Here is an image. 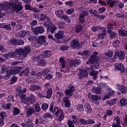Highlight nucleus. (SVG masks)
<instances>
[{
	"label": "nucleus",
	"mask_w": 127,
	"mask_h": 127,
	"mask_svg": "<svg viewBox=\"0 0 127 127\" xmlns=\"http://www.w3.org/2000/svg\"><path fill=\"white\" fill-rule=\"evenodd\" d=\"M8 43L11 45H17V40L14 38H11L9 40Z\"/></svg>",
	"instance_id": "obj_30"
},
{
	"label": "nucleus",
	"mask_w": 127,
	"mask_h": 127,
	"mask_svg": "<svg viewBox=\"0 0 127 127\" xmlns=\"http://www.w3.org/2000/svg\"><path fill=\"white\" fill-rule=\"evenodd\" d=\"M100 99H101V97L98 96L97 95H93L92 96H91V99L92 100V101H94L95 102H96L98 100H100Z\"/></svg>",
	"instance_id": "obj_40"
},
{
	"label": "nucleus",
	"mask_w": 127,
	"mask_h": 127,
	"mask_svg": "<svg viewBox=\"0 0 127 127\" xmlns=\"http://www.w3.org/2000/svg\"><path fill=\"white\" fill-rule=\"evenodd\" d=\"M60 62L61 63L62 65V68H65V65L66 64V62H65V60H64V58H61L60 59Z\"/></svg>",
	"instance_id": "obj_42"
},
{
	"label": "nucleus",
	"mask_w": 127,
	"mask_h": 127,
	"mask_svg": "<svg viewBox=\"0 0 127 127\" xmlns=\"http://www.w3.org/2000/svg\"><path fill=\"white\" fill-rule=\"evenodd\" d=\"M78 75H80V77H87L88 73H87V70L80 69L79 70Z\"/></svg>",
	"instance_id": "obj_25"
},
{
	"label": "nucleus",
	"mask_w": 127,
	"mask_h": 127,
	"mask_svg": "<svg viewBox=\"0 0 127 127\" xmlns=\"http://www.w3.org/2000/svg\"><path fill=\"white\" fill-rule=\"evenodd\" d=\"M24 44V41L21 39H19L17 41V45H23Z\"/></svg>",
	"instance_id": "obj_63"
},
{
	"label": "nucleus",
	"mask_w": 127,
	"mask_h": 127,
	"mask_svg": "<svg viewBox=\"0 0 127 127\" xmlns=\"http://www.w3.org/2000/svg\"><path fill=\"white\" fill-rule=\"evenodd\" d=\"M21 67H13L11 70H10L11 71V73L12 75H13L14 74H17L19 72H20L21 71Z\"/></svg>",
	"instance_id": "obj_20"
},
{
	"label": "nucleus",
	"mask_w": 127,
	"mask_h": 127,
	"mask_svg": "<svg viewBox=\"0 0 127 127\" xmlns=\"http://www.w3.org/2000/svg\"><path fill=\"white\" fill-rule=\"evenodd\" d=\"M115 70L116 71H121L122 73H125V66L124 64L116 63L115 64Z\"/></svg>",
	"instance_id": "obj_12"
},
{
	"label": "nucleus",
	"mask_w": 127,
	"mask_h": 127,
	"mask_svg": "<svg viewBox=\"0 0 127 127\" xmlns=\"http://www.w3.org/2000/svg\"><path fill=\"white\" fill-rule=\"evenodd\" d=\"M42 109L44 111H46V110H47V109H48V104L46 103H44L43 104H42Z\"/></svg>",
	"instance_id": "obj_61"
},
{
	"label": "nucleus",
	"mask_w": 127,
	"mask_h": 127,
	"mask_svg": "<svg viewBox=\"0 0 127 127\" xmlns=\"http://www.w3.org/2000/svg\"><path fill=\"white\" fill-rule=\"evenodd\" d=\"M106 10V8L102 7L98 8V12L99 13H103Z\"/></svg>",
	"instance_id": "obj_60"
},
{
	"label": "nucleus",
	"mask_w": 127,
	"mask_h": 127,
	"mask_svg": "<svg viewBox=\"0 0 127 127\" xmlns=\"http://www.w3.org/2000/svg\"><path fill=\"white\" fill-rule=\"evenodd\" d=\"M99 29H102V27H100L99 26H95L92 27L91 28L92 31H93L94 32L96 31H98Z\"/></svg>",
	"instance_id": "obj_45"
},
{
	"label": "nucleus",
	"mask_w": 127,
	"mask_h": 127,
	"mask_svg": "<svg viewBox=\"0 0 127 127\" xmlns=\"http://www.w3.org/2000/svg\"><path fill=\"white\" fill-rule=\"evenodd\" d=\"M38 43L42 45H46V37L43 35L39 36L38 39Z\"/></svg>",
	"instance_id": "obj_13"
},
{
	"label": "nucleus",
	"mask_w": 127,
	"mask_h": 127,
	"mask_svg": "<svg viewBox=\"0 0 127 127\" xmlns=\"http://www.w3.org/2000/svg\"><path fill=\"white\" fill-rule=\"evenodd\" d=\"M52 113L54 116H56L57 117L56 118V120H59V121H63L64 119V114L62 110L58 109V108H55Z\"/></svg>",
	"instance_id": "obj_4"
},
{
	"label": "nucleus",
	"mask_w": 127,
	"mask_h": 127,
	"mask_svg": "<svg viewBox=\"0 0 127 127\" xmlns=\"http://www.w3.org/2000/svg\"><path fill=\"white\" fill-rule=\"evenodd\" d=\"M35 113H36V111L34 110V108H29L26 111L27 117L29 118V117H31V116H32L33 114H35Z\"/></svg>",
	"instance_id": "obj_18"
},
{
	"label": "nucleus",
	"mask_w": 127,
	"mask_h": 127,
	"mask_svg": "<svg viewBox=\"0 0 127 127\" xmlns=\"http://www.w3.org/2000/svg\"><path fill=\"white\" fill-rule=\"evenodd\" d=\"M29 74V68H26L25 69H24L21 72H20L19 75L20 76H28V74Z\"/></svg>",
	"instance_id": "obj_21"
},
{
	"label": "nucleus",
	"mask_w": 127,
	"mask_h": 127,
	"mask_svg": "<svg viewBox=\"0 0 127 127\" xmlns=\"http://www.w3.org/2000/svg\"><path fill=\"white\" fill-rule=\"evenodd\" d=\"M64 33L62 31H59L58 33L55 34V37L57 38V39H62L64 36H63Z\"/></svg>",
	"instance_id": "obj_22"
},
{
	"label": "nucleus",
	"mask_w": 127,
	"mask_h": 127,
	"mask_svg": "<svg viewBox=\"0 0 127 127\" xmlns=\"http://www.w3.org/2000/svg\"><path fill=\"white\" fill-rule=\"evenodd\" d=\"M31 30L35 35H38V34H42L45 31V29L42 26H37L35 28L32 27Z\"/></svg>",
	"instance_id": "obj_6"
},
{
	"label": "nucleus",
	"mask_w": 127,
	"mask_h": 127,
	"mask_svg": "<svg viewBox=\"0 0 127 127\" xmlns=\"http://www.w3.org/2000/svg\"><path fill=\"white\" fill-rule=\"evenodd\" d=\"M34 108H35L36 111L38 113L40 112V110H41V109L40 108V107L39 106V104H38V103H36L34 105Z\"/></svg>",
	"instance_id": "obj_51"
},
{
	"label": "nucleus",
	"mask_w": 127,
	"mask_h": 127,
	"mask_svg": "<svg viewBox=\"0 0 127 127\" xmlns=\"http://www.w3.org/2000/svg\"><path fill=\"white\" fill-rule=\"evenodd\" d=\"M49 19H50L46 14H41V17H40V20L42 21H44V20H48Z\"/></svg>",
	"instance_id": "obj_34"
},
{
	"label": "nucleus",
	"mask_w": 127,
	"mask_h": 127,
	"mask_svg": "<svg viewBox=\"0 0 127 127\" xmlns=\"http://www.w3.org/2000/svg\"><path fill=\"white\" fill-rule=\"evenodd\" d=\"M19 113H20V111L19 110V109H17V108L16 107H15L14 108L13 115H14L15 116H16L18 115Z\"/></svg>",
	"instance_id": "obj_55"
},
{
	"label": "nucleus",
	"mask_w": 127,
	"mask_h": 127,
	"mask_svg": "<svg viewBox=\"0 0 127 127\" xmlns=\"http://www.w3.org/2000/svg\"><path fill=\"white\" fill-rule=\"evenodd\" d=\"M53 91H52V88H50L47 91L46 95H45V98L47 99H50L52 96Z\"/></svg>",
	"instance_id": "obj_23"
},
{
	"label": "nucleus",
	"mask_w": 127,
	"mask_h": 127,
	"mask_svg": "<svg viewBox=\"0 0 127 127\" xmlns=\"http://www.w3.org/2000/svg\"><path fill=\"white\" fill-rule=\"evenodd\" d=\"M72 125H74V124L77 123V120H78V117H77V116L76 115H72Z\"/></svg>",
	"instance_id": "obj_54"
},
{
	"label": "nucleus",
	"mask_w": 127,
	"mask_h": 127,
	"mask_svg": "<svg viewBox=\"0 0 127 127\" xmlns=\"http://www.w3.org/2000/svg\"><path fill=\"white\" fill-rule=\"evenodd\" d=\"M48 30L51 32V33H55V31H56V27L54 26V25L52 23H50L49 25V28H48Z\"/></svg>",
	"instance_id": "obj_19"
},
{
	"label": "nucleus",
	"mask_w": 127,
	"mask_h": 127,
	"mask_svg": "<svg viewBox=\"0 0 127 127\" xmlns=\"http://www.w3.org/2000/svg\"><path fill=\"white\" fill-rule=\"evenodd\" d=\"M81 64V60L79 59L72 60L69 63L70 67H75L76 65H80Z\"/></svg>",
	"instance_id": "obj_15"
},
{
	"label": "nucleus",
	"mask_w": 127,
	"mask_h": 127,
	"mask_svg": "<svg viewBox=\"0 0 127 127\" xmlns=\"http://www.w3.org/2000/svg\"><path fill=\"white\" fill-rule=\"evenodd\" d=\"M119 33L120 36H124V37H126V36H127V30L120 29L119 30Z\"/></svg>",
	"instance_id": "obj_27"
},
{
	"label": "nucleus",
	"mask_w": 127,
	"mask_h": 127,
	"mask_svg": "<svg viewBox=\"0 0 127 127\" xmlns=\"http://www.w3.org/2000/svg\"><path fill=\"white\" fill-rule=\"evenodd\" d=\"M50 23H52L51 22H50V19H49V20H47V22H44V25L46 27H47V28L48 29V28L49 27V25L50 24Z\"/></svg>",
	"instance_id": "obj_57"
},
{
	"label": "nucleus",
	"mask_w": 127,
	"mask_h": 127,
	"mask_svg": "<svg viewBox=\"0 0 127 127\" xmlns=\"http://www.w3.org/2000/svg\"><path fill=\"white\" fill-rule=\"evenodd\" d=\"M92 92L95 94H100L101 93V89L98 87H93L92 88Z\"/></svg>",
	"instance_id": "obj_39"
},
{
	"label": "nucleus",
	"mask_w": 127,
	"mask_h": 127,
	"mask_svg": "<svg viewBox=\"0 0 127 127\" xmlns=\"http://www.w3.org/2000/svg\"><path fill=\"white\" fill-rule=\"evenodd\" d=\"M98 71H96V70H93L90 72V76H93V80H97V76H98Z\"/></svg>",
	"instance_id": "obj_26"
},
{
	"label": "nucleus",
	"mask_w": 127,
	"mask_h": 127,
	"mask_svg": "<svg viewBox=\"0 0 127 127\" xmlns=\"http://www.w3.org/2000/svg\"><path fill=\"white\" fill-rule=\"evenodd\" d=\"M60 19L65 20V21H67L68 23H70V22H71V20H70L69 17L66 15H62V16L60 18Z\"/></svg>",
	"instance_id": "obj_28"
},
{
	"label": "nucleus",
	"mask_w": 127,
	"mask_h": 127,
	"mask_svg": "<svg viewBox=\"0 0 127 127\" xmlns=\"http://www.w3.org/2000/svg\"><path fill=\"white\" fill-rule=\"evenodd\" d=\"M83 27H82V26L79 25L76 27L75 29V32L76 33H78V32H80V31H81Z\"/></svg>",
	"instance_id": "obj_53"
},
{
	"label": "nucleus",
	"mask_w": 127,
	"mask_h": 127,
	"mask_svg": "<svg viewBox=\"0 0 127 127\" xmlns=\"http://www.w3.org/2000/svg\"><path fill=\"white\" fill-rule=\"evenodd\" d=\"M75 91V87L74 86L69 85L68 89L64 92L65 94L67 95L68 97H70L73 95V92Z\"/></svg>",
	"instance_id": "obj_9"
},
{
	"label": "nucleus",
	"mask_w": 127,
	"mask_h": 127,
	"mask_svg": "<svg viewBox=\"0 0 127 127\" xmlns=\"http://www.w3.org/2000/svg\"><path fill=\"white\" fill-rule=\"evenodd\" d=\"M15 53L18 56H23L25 57L26 55H28L30 53V47H25L23 49L20 48L15 50Z\"/></svg>",
	"instance_id": "obj_3"
},
{
	"label": "nucleus",
	"mask_w": 127,
	"mask_h": 127,
	"mask_svg": "<svg viewBox=\"0 0 127 127\" xmlns=\"http://www.w3.org/2000/svg\"><path fill=\"white\" fill-rule=\"evenodd\" d=\"M11 71L8 70L7 71H2L0 75V79H4V80H8L10 77H11Z\"/></svg>",
	"instance_id": "obj_7"
},
{
	"label": "nucleus",
	"mask_w": 127,
	"mask_h": 127,
	"mask_svg": "<svg viewBox=\"0 0 127 127\" xmlns=\"http://www.w3.org/2000/svg\"><path fill=\"white\" fill-rule=\"evenodd\" d=\"M120 92L122 94H126L127 93V87L126 86L123 85L121 87V88L120 89Z\"/></svg>",
	"instance_id": "obj_33"
},
{
	"label": "nucleus",
	"mask_w": 127,
	"mask_h": 127,
	"mask_svg": "<svg viewBox=\"0 0 127 127\" xmlns=\"http://www.w3.org/2000/svg\"><path fill=\"white\" fill-rule=\"evenodd\" d=\"M0 28H3L5 30H11V25L10 24H6L5 23L0 24Z\"/></svg>",
	"instance_id": "obj_17"
},
{
	"label": "nucleus",
	"mask_w": 127,
	"mask_h": 127,
	"mask_svg": "<svg viewBox=\"0 0 127 127\" xmlns=\"http://www.w3.org/2000/svg\"><path fill=\"white\" fill-rule=\"evenodd\" d=\"M86 15H88V12L84 11L80 14L79 18H84L85 16H86Z\"/></svg>",
	"instance_id": "obj_48"
},
{
	"label": "nucleus",
	"mask_w": 127,
	"mask_h": 127,
	"mask_svg": "<svg viewBox=\"0 0 127 127\" xmlns=\"http://www.w3.org/2000/svg\"><path fill=\"white\" fill-rule=\"evenodd\" d=\"M25 93H26V89L24 88L22 91H19L18 95L19 96L21 100L24 103V104H26L30 100L29 96L26 97V95H25Z\"/></svg>",
	"instance_id": "obj_5"
},
{
	"label": "nucleus",
	"mask_w": 127,
	"mask_h": 127,
	"mask_svg": "<svg viewBox=\"0 0 127 127\" xmlns=\"http://www.w3.org/2000/svg\"><path fill=\"white\" fill-rule=\"evenodd\" d=\"M84 111L87 114H91V113H92V108H91V106L89 103H86L84 105Z\"/></svg>",
	"instance_id": "obj_16"
},
{
	"label": "nucleus",
	"mask_w": 127,
	"mask_h": 127,
	"mask_svg": "<svg viewBox=\"0 0 127 127\" xmlns=\"http://www.w3.org/2000/svg\"><path fill=\"white\" fill-rule=\"evenodd\" d=\"M113 26H114V25L109 23L107 24V28L108 29V30H113L114 29V28H113Z\"/></svg>",
	"instance_id": "obj_59"
},
{
	"label": "nucleus",
	"mask_w": 127,
	"mask_h": 127,
	"mask_svg": "<svg viewBox=\"0 0 127 127\" xmlns=\"http://www.w3.org/2000/svg\"><path fill=\"white\" fill-rule=\"evenodd\" d=\"M29 33V31H21L16 34V37L18 38H23L25 37Z\"/></svg>",
	"instance_id": "obj_14"
},
{
	"label": "nucleus",
	"mask_w": 127,
	"mask_h": 127,
	"mask_svg": "<svg viewBox=\"0 0 127 127\" xmlns=\"http://www.w3.org/2000/svg\"><path fill=\"white\" fill-rule=\"evenodd\" d=\"M115 95V91L114 90H110L108 93V95H107L103 98V101H105L106 99H109V97H111V96H114Z\"/></svg>",
	"instance_id": "obj_29"
},
{
	"label": "nucleus",
	"mask_w": 127,
	"mask_h": 127,
	"mask_svg": "<svg viewBox=\"0 0 127 127\" xmlns=\"http://www.w3.org/2000/svg\"><path fill=\"white\" fill-rule=\"evenodd\" d=\"M56 14L57 15L58 17H61L62 15H63V10H59L58 11H55Z\"/></svg>",
	"instance_id": "obj_38"
},
{
	"label": "nucleus",
	"mask_w": 127,
	"mask_h": 127,
	"mask_svg": "<svg viewBox=\"0 0 127 127\" xmlns=\"http://www.w3.org/2000/svg\"><path fill=\"white\" fill-rule=\"evenodd\" d=\"M44 79H46L47 80H51L53 76L50 73H48L46 76H44Z\"/></svg>",
	"instance_id": "obj_50"
},
{
	"label": "nucleus",
	"mask_w": 127,
	"mask_h": 127,
	"mask_svg": "<svg viewBox=\"0 0 127 127\" xmlns=\"http://www.w3.org/2000/svg\"><path fill=\"white\" fill-rule=\"evenodd\" d=\"M87 125H93V124H95V121L92 119H90L87 120Z\"/></svg>",
	"instance_id": "obj_64"
},
{
	"label": "nucleus",
	"mask_w": 127,
	"mask_h": 127,
	"mask_svg": "<svg viewBox=\"0 0 127 127\" xmlns=\"http://www.w3.org/2000/svg\"><path fill=\"white\" fill-rule=\"evenodd\" d=\"M119 2H120V1H119V0H115L114 1H112V2L109 3V4L111 7H113L114 6V4H115V3H119Z\"/></svg>",
	"instance_id": "obj_58"
},
{
	"label": "nucleus",
	"mask_w": 127,
	"mask_h": 127,
	"mask_svg": "<svg viewBox=\"0 0 127 127\" xmlns=\"http://www.w3.org/2000/svg\"><path fill=\"white\" fill-rule=\"evenodd\" d=\"M27 127H33L34 124L31 122V120L28 119V121L26 123Z\"/></svg>",
	"instance_id": "obj_49"
},
{
	"label": "nucleus",
	"mask_w": 127,
	"mask_h": 127,
	"mask_svg": "<svg viewBox=\"0 0 127 127\" xmlns=\"http://www.w3.org/2000/svg\"><path fill=\"white\" fill-rule=\"evenodd\" d=\"M53 116L52 115H51V114L50 113H46L44 115V118L45 119H53Z\"/></svg>",
	"instance_id": "obj_44"
},
{
	"label": "nucleus",
	"mask_w": 127,
	"mask_h": 127,
	"mask_svg": "<svg viewBox=\"0 0 127 127\" xmlns=\"http://www.w3.org/2000/svg\"><path fill=\"white\" fill-rule=\"evenodd\" d=\"M42 75L44 77L46 76L47 74H49V73H50V70L47 69V68H45L42 71Z\"/></svg>",
	"instance_id": "obj_41"
},
{
	"label": "nucleus",
	"mask_w": 127,
	"mask_h": 127,
	"mask_svg": "<svg viewBox=\"0 0 127 127\" xmlns=\"http://www.w3.org/2000/svg\"><path fill=\"white\" fill-rule=\"evenodd\" d=\"M79 122L82 125H87V120H86L83 118L80 119Z\"/></svg>",
	"instance_id": "obj_56"
},
{
	"label": "nucleus",
	"mask_w": 127,
	"mask_h": 127,
	"mask_svg": "<svg viewBox=\"0 0 127 127\" xmlns=\"http://www.w3.org/2000/svg\"><path fill=\"white\" fill-rule=\"evenodd\" d=\"M117 102V99L114 98L110 101H108L107 102V105H109V106H114L115 104H116V102Z\"/></svg>",
	"instance_id": "obj_32"
},
{
	"label": "nucleus",
	"mask_w": 127,
	"mask_h": 127,
	"mask_svg": "<svg viewBox=\"0 0 127 127\" xmlns=\"http://www.w3.org/2000/svg\"><path fill=\"white\" fill-rule=\"evenodd\" d=\"M10 83H9V85H13V84H14V83H15L16 82V81H17V77H12L10 79Z\"/></svg>",
	"instance_id": "obj_36"
},
{
	"label": "nucleus",
	"mask_w": 127,
	"mask_h": 127,
	"mask_svg": "<svg viewBox=\"0 0 127 127\" xmlns=\"http://www.w3.org/2000/svg\"><path fill=\"white\" fill-rule=\"evenodd\" d=\"M107 32L110 34V38H112V39L116 38V37L118 35V34H117L116 32H113L111 30H108Z\"/></svg>",
	"instance_id": "obj_24"
},
{
	"label": "nucleus",
	"mask_w": 127,
	"mask_h": 127,
	"mask_svg": "<svg viewBox=\"0 0 127 127\" xmlns=\"http://www.w3.org/2000/svg\"><path fill=\"white\" fill-rule=\"evenodd\" d=\"M116 16L118 18H123L124 17H126L127 16L125 14V12L122 11L120 13L117 14Z\"/></svg>",
	"instance_id": "obj_35"
},
{
	"label": "nucleus",
	"mask_w": 127,
	"mask_h": 127,
	"mask_svg": "<svg viewBox=\"0 0 127 127\" xmlns=\"http://www.w3.org/2000/svg\"><path fill=\"white\" fill-rule=\"evenodd\" d=\"M113 46L114 47V48H117L120 46V40H117L115 42H114L113 43Z\"/></svg>",
	"instance_id": "obj_46"
},
{
	"label": "nucleus",
	"mask_w": 127,
	"mask_h": 127,
	"mask_svg": "<svg viewBox=\"0 0 127 127\" xmlns=\"http://www.w3.org/2000/svg\"><path fill=\"white\" fill-rule=\"evenodd\" d=\"M118 58H119V60H124V59H125V52L123 51H118L117 52H115L114 59H117Z\"/></svg>",
	"instance_id": "obj_8"
},
{
	"label": "nucleus",
	"mask_w": 127,
	"mask_h": 127,
	"mask_svg": "<svg viewBox=\"0 0 127 127\" xmlns=\"http://www.w3.org/2000/svg\"><path fill=\"white\" fill-rule=\"evenodd\" d=\"M120 104L121 106H127V101L126 99L122 98L120 100Z\"/></svg>",
	"instance_id": "obj_43"
},
{
	"label": "nucleus",
	"mask_w": 127,
	"mask_h": 127,
	"mask_svg": "<svg viewBox=\"0 0 127 127\" xmlns=\"http://www.w3.org/2000/svg\"><path fill=\"white\" fill-rule=\"evenodd\" d=\"M80 44H79V40L78 39H73L70 42V46L73 49L76 48V49H80V47H79Z\"/></svg>",
	"instance_id": "obj_10"
},
{
	"label": "nucleus",
	"mask_w": 127,
	"mask_h": 127,
	"mask_svg": "<svg viewBox=\"0 0 127 127\" xmlns=\"http://www.w3.org/2000/svg\"><path fill=\"white\" fill-rule=\"evenodd\" d=\"M106 56H108V57H112L113 56V51H108L105 54Z\"/></svg>",
	"instance_id": "obj_62"
},
{
	"label": "nucleus",
	"mask_w": 127,
	"mask_h": 127,
	"mask_svg": "<svg viewBox=\"0 0 127 127\" xmlns=\"http://www.w3.org/2000/svg\"><path fill=\"white\" fill-rule=\"evenodd\" d=\"M11 9L12 12H19L22 9V6L18 4H11L8 2L0 3V10Z\"/></svg>",
	"instance_id": "obj_1"
},
{
	"label": "nucleus",
	"mask_w": 127,
	"mask_h": 127,
	"mask_svg": "<svg viewBox=\"0 0 127 127\" xmlns=\"http://www.w3.org/2000/svg\"><path fill=\"white\" fill-rule=\"evenodd\" d=\"M86 64H90L91 66H92L93 68H95V69H99L100 68L99 62L92 61V60H90L88 62H87Z\"/></svg>",
	"instance_id": "obj_11"
},
{
	"label": "nucleus",
	"mask_w": 127,
	"mask_h": 127,
	"mask_svg": "<svg viewBox=\"0 0 127 127\" xmlns=\"http://www.w3.org/2000/svg\"><path fill=\"white\" fill-rule=\"evenodd\" d=\"M29 99L30 101H31L32 103H34L35 101H36V99L35 98V96L33 95H31L30 96H29Z\"/></svg>",
	"instance_id": "obj_52"
},
{
	"label": "nucleus",
	"mask_w": 127,
	"mask_h": 127,
	"mask_svg": "<svg viewBox=\"0 0 127 127\" xmlns=\"http://www.w3.org/2000/svg\"><path fill=\"white\" fill-rule=\"evenodd\" d=\"M77 109L79 112H83L84 110V105L79 104L77 107Z\"/></svg>",
	"instance_id": "obj_37"
},
{
	"label": "nucleus",
	"mask_w": 127,
	"mask_h": 127,
	"mask_svg": "<svg viewBox=\"0 0 127 127\" xmlns=\"http://www.w3.org/2000/svg\"><path fill=\"white\" fill-rule=\"evenodd\" d=\"M8 54V57H9L10 58H15L16 57V53H15V50L14 51V52H9L7 53Z\"/></svg>",
	"instance_id": "obj_31"
},
{
	"label": "nucleus",
	"mask_w": 127,
	"mask_h": 127,
	"mask_svg": "<svg viewBox=\"0 0 127 127\" xmlns=\"http://www.w3.org/2000/svg\"><path fill=\"white\" fill-rule=\"evenodd\" d=\"M78 55H81L82 56H87L89 54V51L85 50L81 53H78Z\"/></svg>",
	"instance_id": "obj_47"
},
{
	"label": "nucleus",
	"mask_w": 127,
	"mask_h": 127,
	"mask_svg": "<svg viewBox=\"0 0 127 127\" xmlns=\"http://www.w3.org/2000/svg\"><path fill=\"white\" fill-rule=\"evenodd\" d=\"M51 54V51L47 50L42 55L34 57L33 60L38 62V66H43L45 65V58H48Z\"/></svg>",
	"instance_id": "obj_2"
}]
</instances>
